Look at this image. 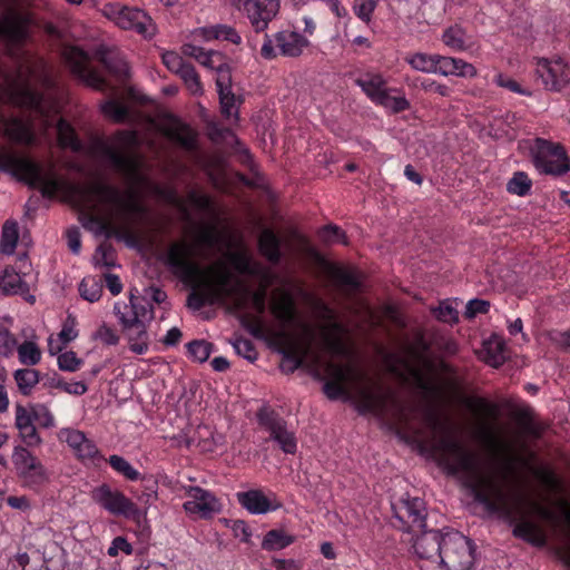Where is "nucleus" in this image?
I'll use <instances>...</instances> for the list:
<instances>
[{"label": "nucleus", "instance_id": "2eb2a0df", "mask_svg": "<svg viewBox=\"0 0 570 570\" xmlns=\"http://www.w3.org/2000/svg\"><path fill=\"white\" fill-rule=\"evenodd\" d=\"M259 424L269 434V439L277 443L279 449L287 454H294L297 450V441L293 431H289L283 417L274 412H262L258 415Z\"/></svg>", "mask_w": 570, "mask_h": 570}, {"label": "nucleus", "instance_id": "39448f33", "mask_svg": "<svg viewBox=\"0 0 570 570\" xmlns=\"http://www.w3.org/2000/svg\"><path fill=\"white\" fill-rule=\"evenodd\" d=\"M194 248L185 240L169 245L165 263L175 274L191 281L197 287H206L217 301L234 297L244 291L243 283L234 279L232 272L222 263L200 268L193 259Z\"/></svg>", "mask_w": 570, "mask_h": 570}, {"label": "nucleus", "instance_id": "7ed1b4c3", "mask_svg": "<svg viewBox=\"0 0 570 570\" xmlns=\"http://www.w3.org/2000/svg\"><path fill=\"white\" fill-rule=\"evenodd\" d=\"M430 344L419 333L413 343L404 347L402 355L389 354L386 361L392 372L412 377L416 386L425 393L436 390V380L449 393H461L464 389L463 376L445 361L431 360L428 356Z\"/></svg>", "mask_w": 570, "mask_h": 570}, {"label": "nucleus", "instance_id": "c756f323", "mask_svg": "<svg viewBox=\"0 0 570 570\" xmlns=\"http://www.w3.org/2000/svg\"><path fill=\"white\" fill-rule=\"evenodd\" d=\"M216 87L219 96L220 110L227 119H238L237 99L232 91V72L222 71L219 77H216Z\"/></svg>", "mask_w": 570, "mask_h": 570}, {"label": "nucleus", "instance_id": "6e6552de", "mask_svg": "<svg viewBox=\"0 0 570 570\" xmlns=\"http://www.w3.org/2000/svg\"><path fill=\"white\" fill-rule=\"evenodd\" d=\"M104 14L119 28L135 31L144 38L150 39L157 32L153 18L142 9L112 3L105 6Z\"/></svg>", "mask_w": 570, "mask_h": 570}, {"label": "nucleus", "instance_id": "423d86ee", "mask_svg": "<svg viewBox=\"0 0 570 570\" xmlns=\"http://www.w3.org/2000/svg\"><path fill=\"white\" fill-rule=\"evenodd\" d=\"M16 65V75L7 78L14 101L45 117L47 122L49 112L55 109V106L32 88L33 83H39L45 87L52 85L46 62L29 52H22L17 56Z\"/></svg>", "mask_w": 570, "mask_h": 570}, {"label": "nucleus", "instance_id": "2f4dec72", "mask_svg": "<svg viewBox=\"0 0 570 570\" xmlns=\"http://www.w3.org/2000/svg\"><path fill=\"white\" fill-rule=\"evenodd\" d=\"M435 73L442 76H456L473 78L476 76V68L460 58L446 57L436 55L435 57Z\"/></svg>", "mask_w": 570, "mask_h": 570}, {"label": "nucleus", "instance_id": "e2e57ef3", "mask_svg": "<svg viewBox=\"0 0 570 570\" xmlns=\"http://www.w3.org/2000/svg\"><path fill=\"white\" fill-rule=\"evenodd\" d=\"M161 60H163V63L167 67V69L177 76L188 65L184 61L183 57H180L175 51L164 52L161 55Z\"/></svg>", "mask_w": 570, "mask_h": 570}, {"label": "nucleus", "instance_id": "f257e3e1", "mask_svg": "<svg viewBox=\"0 0 570 570\" xmlns=\"http://www.w3.org/2000/svg\"><path fill=\"white\" fill-rule=\"evenodd\" d=\"M426 420L432 430H442L434 449L446 472L459 475L487 511L517 522L513 528L515 537L543 547L546 535L537 523L527 519L525 495L512 483L515 466H525L529 460L517 453L511 442L500 439L490 425L482 423L479 439L501 462L500 468L490 466L443 425L436 413L430 411Z\"/></svg>", "mask_w": 570, "mask_h": 570}, {"label": "nucleus", "instance_id": "dca6fc26", "mask_svg": "<svg viewBox=\"0 0 570 570\" xmlns=\"http://www.w3.org/2000/svg\"><path fill=\"white\" fill-rule=\"evenodd\" d=\"M62 57L71 72L95 89H102L105 79L89 67L88 55L75 46H67L62 50Z\"/></svg>", "mask_w": 570, "mask_h": 570}, {"label": "nucleus", "instance_id": "1a4fd4ad", "mask_svg": "<svg viewBox=\"0 0 570 570\" xmlns=\"http://www.w3.org/2000/svg\"><path fill=\"white\" fill-rule=\"evenodd\" d=\"M309 40L302 33L285 29L273 36L265 35L261 48V56L266 60H273L277 56L297 58L309 47Z\"/></svg>", "mask_w": 570, "mask_h": 570}, {"label": "nucleus", "instance_id": "a19ab883", "mask_svg": "<svg viewBox=\"0 0 570 570\" xmlns=\"http://www.w3.org/2000/svg\"><path fill=\"white\" fill-rule=\"evenodd\" d=\"M4 132L9 139L20 144H31L33 140L29 126L19 119H11L4 125Z\"/></svg>", "mask_w": 570, "mask_h": 570}, {"label": "nucleus", "instance_id": "f704fd0d", "mask_svg": "<svg viewBox=\"0 0 570 570\" xmlns=\"http://www.w3.org/2000/svg\"><path fill=\"white\" fill-rule=\"evenodd\" d=\"M194 38H200L204 40L222 39L227 40L232 43H240V36L237 31L227 24H216L210 27L198 28L193 32Z\"/></svg>", "mask_w": 570, "mask_h": 570}, {"label": "nucleus", "instance_id": "a211bd4d", "mask_svg": "<svg viewBox=\"0 0 570 570\" xmlns=\"http://www.w3.org/2000/svg\"><path fill=\"white\" fill-rule=\"evenodd\" d=\"M189 498L183 508L188 514H197L203 519H209L222 510V504L215 494L199 487L186 488Z\"/></svg>", "mask_w": 570, "mask_h": 570}, {"label": "nucleus", "instance_id": "8fccbe9b", "mask_svg": "<svg viewBox=\"0 0 570 570\" xmlns=\"http://www.w3.org/2000/svg\"><path fill=\"white\" fill-rule=\"evenodd\" d=\"M442 41L454 51H463L468 49L465 32L460 27L448 28L443 32Z\"/></svg>", "mask_w": 570, "mask_h": 570}, {"label": "nucleus", "instance_id": "9d476101", "mask_svg": "<svg viewBox=\"0 0 570 570\" xmlns=\"http://www.w3.org/2000/svg\"><path fill=\"white\" fill-rule=\"evenodd\" d=\"M439 561L445 570H471L474 561L471 540L458 531L445 532Z\"/></svg>", "mask_w": 570, "mask_h": 570}, {"label": "nucleus", "instance_id": "0e129e2a", "mask_svg": "<svg viewBox=\"0 0 570 570\" xmlns=\"http://www.w3.org/2000/svg\"><path fill=\"white\" fill-rule=\"evenodd\" d=\"M232 344L239 356L248 360L249 362H254L257 358V352L252 341L247 338H237Z\"/></svg>", "mask_w": 570, "mask_h": 570}, {"label": "nucleus", "instance_id": "a878e982", "mask_svg": "<svg viewBox=\"0 0 570 570\" xmlns=\"http://www.w3.org/2000/svg\"><path fill=\"white\" fill-rule=\"evenodd\" d=\"M160 130L174 142L187 150L196 148V134L186 124L174 116H167L160 122Z\"/></svg>", "mask_w": 570, "mask_h": 570}, {"label": "nucleus", "instance_id": "ea45409f", "mask_svg": "<svg viewBox=\"0 0 570 570\" xmlns=\"http://www.w3.org/2000/svg\"><path fill=\"white\" fill-rule=\"evenodd\" d=\"M464 405L475 415L484 419H497L499 414V407L497 404L487 401L483 397H465L463 401Z\"/></svg>", "mask_w": 570, "mask_h": 570}, {"label": "nucleus", "instance_id": "6ab92c4d", "mask_svg": "<svg viewBox=\"0 0 570 570\" xmlns=\"http://www.w3.org/2000/svg\"><path fill=\"white\" fill-rule=\"evenodd\" d=\"M60 439L69 445L75 455L82 462L98 464L104 460L94 441L88 439L80 430L62 429Z\"/></svg>", "mask_w": 570, "mask_h": 570}, {"label": "nucleus", "instance_id": "603ef678", "mask_svg": "<svg viewBox=\"0 0 570 570\" xmlns=\"http://www.w3.org/2000/svg\"><path fill=\"white\" fill-rule=\"evenodd\" d=\"M218 302L206 287H197L187 297V306L194 311L200 309L206 304Z\"/></svg>", "mask_w": 570, "mask_h": 570}, {"label": "nucleus", "instance_id": "c9c22d12", "mask_svg": "<svg viewBox=\"0 0 570 570\" xmlns=\"http://www.w3.org/2000/svg\"><path fill=\"white\" fill-rule=\"evenodd\" d=\"M281 240L276 234L265 228L258 237V248L261 254L272 264H277L281 261Z\"/></svg>", "mask_w": 570, "mask_h": 570}, {"label": "nucleus", "instance_id": "49530a36", "mask_svg": "<svg viewBox=\"0 0 570 570\" xmlns=\"http://www.w3.org/2000/svg\"><path fill=\"white\" fill-rule=\"evenodd\" d=\"M199 57L200 59L198 62L202 66L216 71V77H219L222 71H230L226 57L218 51H205L204 55Z\"/></svg>", "mask_w": 570, "mask_h": 570}, {"label": "nucleus", "instance_id": "864d4df0", "mask_svg": "<svg viewBox=\"0 0 570 570\" xmlns=\"http://www.w3.org/2000/svg\"><path fill=\"white\" fill-rule=\"evenodd\" d=\"M178 76L185 82L190 94L195 96L203 95L204 88L200 82V78L196 72L195 68L190 63H188Z\"/></svg>", "mask_w": 570, "mask_h": 570}, {"label": "nucleus", "instance_id": "58836bf2", "mask_svg": "<svg viewBox=\"0 0 570 570\" xmlns=\"http://www.w3.org/2000/svg\"><path fill=\"white\" fill-rule=\"evenodd\" d=\"M98 53L100 61L111 73L119 78L128 76V65L118 52L101 49Z\"/></svg>", "mask_w": 570, "mask_h": 570}, {"label": "nucleus", "instance_id": "473e14b6", "mask_svg": "<svg viewBox=\"0 0 570 570\" xmlns=\"http://www.w3.org/2000/svg\"><path fill=\"white\" fill-rule=\"evenodd\" d=\"M327 275L345 295H352L361 286L360 274L355 269L330 265Z\"/></svg>", "mask_w": 570, "mask_h": 570}, {"label": "nucleus", "instance_id": "0eeeda50", "mask_svg": "<svg viewBox=\"0 0 570 570\" xmlns=\"http://www.w3.org/2000/svg\"><path fill=\"white\" fill-rule=\"evenodd\" d=\"M0 170L9 173L32 187H39L43 196L52 197L59 190V180L53 164L47 167L26 157L0 155Z\"/></svg>", "mask_w": 570, "mask_h": 570}, {"label": "nucleus", "instance_id": "b1692460", "mask_svg": "<svg viewBox=\"0 0 570 570\" xmlns=\"http://www.w3.org/2000/svg\"><path fill=\"white\" fill-rule=\"evenodd\" d=\"M305 361H309L315 367L322 365V355L320 352L313 351L312 340L285 350L281 367L284 372L292 373L301 367Z\"/></svg>", "mask_w": 570, "mask_h": 570}, {"label": "nucleus", "instance_id": "4d7b16f0", "mask_svg": "<svg viewBox=\"0 0 570 570\" xmlns=\"http://www.w3.org/2000/svg\"><path fill=\"white\" fill-rule=\"evenodd\" d=\"M187 350L190 357L203 363L210 356L213 352V344L204 340H196L187 344Z\"/></svg>", "mask_w": 570, "mask_h": 570}, {"label": "nucleus", "instance_id": "4c0bfd02", "mask_svg": "<svg viewBox=\"0 0 570 570\" xmlns=\"http://www.w3.org/2000/svg\"><path fill=\"white\" fill-rule=\"evenodd\" d=\"M13 380L18 391L22 395L28 396L39 383L40 373L31 367L18 368L13 372Z\"/></svg>", "mask_w": 570, "mask_h": 570}, {"label": "nucleus", "instance_id": "13d9d810", "mask_svg": "<svg viewBox=\"0 0 570 570\" xmlns=\"http://www.w3.org/2000/svg\"><path fill=\"white\" fill-rule=\"evenodd\" d=\"M525 512H527V517L529 515V513H534V514L539 515L541 519L552 522V523H557L559 521L556 513L552 510L540 504L537 501L529 500L527 497H525Z\"/></svg>", "mask_w": 570, "mask_h": 570}, {"label": "nucleus", "instance_id": "5701e85b", "mask_svg": "<svg viewBox=\"0 0 570 570\" xmlns=\"http://www.w3.org/2000/svg\"><path fill=\"white\" fill-rule=\"evenodd\" d=\"M12 462L20 475L31 483L40 484L47 480V473L40 461L24 448H16Z\"/></svg>", "mask_w": 570, "mask_h": 570}, {"label": "nucleus", "instance_id": "c03bdc74", "mask_svg": "<svg viewBox=\"0 0 570 570\" xmlns=\"http://www.w3.org/2000/svg\"><path fill=\"white\" fill-rule=\"evenodd\" d=\"M32 561L33 562H31V557L23 552L18 553L11 563L13 569L20 568V570H51L47 562L40 557L39 551L32 556Z\"/></svg>", "mask_w": 570, "mask_h": 570}, {"label": "nucleus", "instance_id": "412c9836", "mask_svg": "<svg viewBox=\"0 0 570 570\" xmlns=\"http://www.w3.org/2000/svg\"><path fill=\"white\" fill-rule=\"evenodd\" d=\"M114 314L117 316L121 327L141 322L144 320H154V307L150 304H141L139 298L130 292L129 303L116 302Z\"/></svg>", "mask_w": 570, "mask_h": 570}, {"label": "nucleus", "instance_id": "bf43d9fd", "mask_svg": "<svg viewBox=\"0 0 570 570\" xmlns=\"http://www.w3.org/2000/svg\"><path fill=\"white\" fill-rule=\"evenodd\" d=\"M102 112L111 118L114 121L121 122L128 117V109L126 106L115 101H106L101 107Z\"/></svg>", "mask_w": 570, "mask_h": 570}, {"label": "nucleus", "instance_id": "cd10ccee", "mask_svg": "<svg viewBox=\"0 0 570 570\" xmlns=\"http://www.w3.org/2000/svg\"><path fill=\"white\" fill-rule=\"evenodd\" d=\"M27 36V22L17 14H7L0 19V40L7 42L13 55V47L20 45Z\"/></svg>", "mask_w": 570, "mask_h": 570}, {"label": "nucleus", "instance_id": "4be33fe9", "mask_svg": "<svg viewBox=\"0 0 570 570\" xmlns=\"http://www.w3.org/2000/svg\"><path fill=\"white\" fill-rule=\"evenodd\" d=\"M537 76L548 90L559 91L570 80L564 62L561 59H539L535 68Z\"/></svg>", "mask_w": 570, "mask_h": 570}, {"label": "nucleus", "instance_id": "79ce46f5", "mask_svg": "<svg viewBox=\"0 0 570 570\" xmlns=\"http://www.w3.org/2000/svg\"><path fill=\"white\" fill-rule=\"evenodd\" d=\"M19 239L18 224L14 220H7L2 226L0 252L4 255H12Z\"/></svg>", "mask_w": 570, "mask_h": 570}, {"label": "nucleus", "instance_id": "09e8293b", "mask_svg": "<svg viewBox=\"0 0 570 570\" xmlns=\"http://www.w3.org/2000/svg\"><path fill=\"white\" fill-rule=\"evenodd\" d=\"M435 57L436 55H428L423 52H416L405 58V61L414 69L425 73L436 72L435 69Z\"/></svg>", "mask_w": 570, "mask_h": 570}, {"label": "nucleus", "instance_id": "37998d69", "mask_svg": "<svg viewBox=\"0 0 570 570\" xmlns=\"http://www.w3.org/2000/svg\"><path fill=\"white\" fill-rule=\"evenodd\" d=\"M294 542V537L287 534L283 530H271L268 531L262 542V548L268 551L281 550Z\"/></svg>", "mask_w": 570, "mask_h": 570}, {"label": "nucleus", "instance_id": "680f3d73", "mask_svg": "<svg viewBox=\"0 0 570 570\" xmlns=\"http://www.w3.org/2000/svg\"><path fill=\"white\" fill-rule=\"evenodd\" d=\"M94 338L100 341L104 345L114 346L119 343L117 332L106 323L101 324L94 334Z\"/></svg>", "mask_w": 570, "mask_h": 570}, {"label": "nucleus", "instance_id": "f8f14e48", "mask_svg": "<svg viewBox=\"0 0 570 570\" xmlns=\"http://www.w3.org/2000/svg\"><path fill=\"white\" fill-rule=\"evenodd\" d=\"M532 155L533 164L541 174L562 176L570 170V159L560 144L537 138Z\"/></svg>", "mask_w": 570, "mask_h": 570}, {"label": "nucleus", "instance_id": "20e7f679", "mask_svg": "<svg viewBox=\"0 0 570 570\" xmlns=\"http://www.w3.org/2000/svg\"><path fill=\"white\" fill-rule=\"evenodd\" d=\"M79 194L86 206L92 212L96 210L97 205L91 202V197L109 207L105 217L92 214L89 216L85 224V227L89 229L95 226L100 230H111L118 238H131L129 216L142 217L146 215L145 206L138 200L136 191L131 188L120 189L104 183H91L82 187Z\"/></svg>", "mask_w": 570, "mask_h": 570}, {"label": "nucleus", "instance_id": "f3484780", "mask_svg": "<svg viewBox=\"0 0 570 570\" xmlns=\"http://www.w3.org/2000/svg\"><path fill=\"white\" fill-rule=\"evenodd\" d=\"M243 10L255 32H263L277 16L279 8L265 0H233Z\"/></svg>", "mask_w": 570, "mask_h": 570}, {"label": "nucleus", "instance_id": "9b49d317", "mask_svg": "<svg viewBox=\"0 0 570 570\" xmlns=\"http://www.w3.org/2000/svg\"><path fill=\"white\" fill-rule=\"evenodd\" d=\"M116 147H109L106 156L120 174L129 180L139 178V160L130 151L138 144V137L135 131H120L116 136Z\"/></svg>", "mask_w": 570, "mask_h": 570}, {"label": "nucleus", "instance_id": "aec40b11", "mask_svg": "<svg viewBox=\"0 0 570 570\" xmlns=\"http://www.w3.org/2000/svg\"><path fill=\"white\" fill-rule=\"evenodd\" d=\"M394 511L405 530L416 531L425 528L426 509L420 498L402 499L394 507Z\"/></svg>", "mask_w": 570, "mask_h": 570}, {"label": "nucleus", "instance_id": "4468645a", "mask_svg": "<svg viewBox=\"0 0 570 570\" xmlns=\"http://www.w3.org/2000/svg\"><path fill=\"white\" fill-rule=\"evenodd\" d=\"M362 90L375 102L391 108L394 111H403L410 107L405 97H392L381 75H366L356 80Z\"/></svg>", "mask_w": 570, "mask_h": 570}, {"label": "nucleus", "instance_id": "ddd939ff", "mask_svg": "<svg viewBox=\"0 0 570 570\" xmlns=\"http://www.w3.org/2000/svg\"><path fill=\"white\" fill-rule=\"evenodd\" d=\"M90 497L94 502L102 507L109 513L122 515L127 519L140 521L146 514L130 499L118 490H112L108 484H101L91 490Z\"/></svg>", "mask_w": 570, "mask_h": 570}, {"label": "nucleus", "instance_id": "e433bc0d", "mask_svg": "<svg viewBox=\"0 0 570 570\" xmlns=\"http://www.w3.org/2000/svg\"><path fill=\"white\" fill-rule=\"evenodd\" d=\"M0 291L4 295H26L29 286L13 268L7 267L0 274Z\"/></svg>", "mask_w": 570, "mask_h": 570}, {"label": "nucleus", "instance_id": "3c124183", "mask_svg": "<svg viewBox=\"0 0 570 570\" xmlns=\"http://www.w3.org/2000/svg\"><path fill=\"white\" fill-rule=\"evenodd\" d=\"M81 297L88 302H97L102 294V285L95 277H86L79 285Z\"/></svg>", "mask_w": 570, "mask_h": 570}, {"label": "nucleus", "instance_id": "72a5a7b5", "mask_svg": "<svg viewBox=\"0 0 570 570\" xmlns=\"http://www.w3.org/2000/svg\"><path fill=\"white\" fill-rule=\"evenodd\" d=\"M344 328L341 323L332 322L321 326V334L325 350L334 356H344L346 346L343 342Z\"/></svg>", "mask_w": 570, "mask_h": 570}, {"label": "nucleus", "instance_id": "052dcab7", "mask_svg": "<svg viewBox=\"0 0 570 570\" xmlns=\"http://www.w3.org/2000/svg\"><path fill=\"white\" fill-rule=\"evenodd\" d=\"M320 237L324 243L334 244L342 243L346 244L345 233L336 225H327L320 230Z\"/></svg>", "mask_w": 570, "mask_h": 570}, {"label": "nucleus", "instance_id": "338daca9", "mask_svg": "<svg viewBox=\"0 0 570 570\" xmlns=\"http://www.w3.org/2000/svg\"><path fill=\"white\" fill-rule=\"evenodd\" d=\"M32 413L35 421L42 428H52L55 425V417L50 410L42 404L32 405Z\"/></svg>", "mask_w": 570, "mask_h": 570}, {"label": "nucleus", "instance_id": "5fc2aeb1", "mask_svg": "<svg viewBox=\"0 0 570 570\" xmlns=\"http://www.w3.org/2000/svg\"><path fill=\"white\" fill-rule=\"evenodd\" d=\"M531 185L532 183L525 173L517 171L508 181L507 189L513 195L525 196L530 191Z\"/></svg>", "mask_w": 570, "mask_h": 570}, {"label": "nucleus", "instance_id": "393cba45", "mask_svg": "<svg viewBox=\"0 0 570 570\" xmlns=\"http://www.w3.org/2000/svg\"><path fill=\"white\" fill-rule=\"evenodd\" d=\"M238 503L252 514H265L281 508V503L276 501L275 495L265 494L259 489H253L236 493Z\"/></svg>", "mask_w": 570, "mask_h": 570}, {"label": "nucleus", "instance_id": "bb28decb", "mask_svg": "<svg viewBox=\"0 0 570 570\" xmlns=\"http://www.w3.org/2000/svg\"><path fill=\"white\" fill-rule=\"evenodd\" d=\"M271 312L282 326L279 336L286 337V328L296 320V307L292 295L287 292L277 293L272 298Z\"/></svg>", "mask_w": 570, "mask_h": 570}, {"label": "nucleus", "instance_id": "69168bd1", "mask_svg": "<svg viewBox=\"0 0 570 570\" xmlns=\"http://www.w3.org/2000/svg\"><path fill=\"white\" fill-rule=\"evenodd\" d=\"M376 7V0H361L353 6V11L358 19L368 23Z\"/></svg>", "mask_w": 570, "mask_h": 570}, {"label": "nucleus", "instance_id": "774afa93", "mask_svg": "<svg viewBox=\"0 0 570 570\" xmlns=\"http://www.w3.org/2000/svg\"><path fill=\"white\" fill-rule=\"evenodd\" d=\"M435 317L444 323H456L459 321L458 311L448 302H442L438 308L434 309Z\"/></svg>", "mask_w": 570, "mask_h": 570}, {"label": "nucleus", "instance_id": "c85d7f7f", "mask_svg": "<svg viewBox=\"0 0 570 570\" xmlns=\"http://www.w3.org/2000/svg\"><path fill=\"white\" fill-rule=\"evenodd\" d=\"M416 556L421 559L438 561L443 550V534L439 531H424L413 543Z\"/></svg>", "mask_w": 570, "mask_h": 570}, {"label": "nucleus", "instance_id": "7c9ffc66", "mask_svg": "<svg viewBox=\"0 0 570 570\" xmlns=\"http://www.w3.org/2000/svg\"><path fill=\"white\" fill-rule=\"evenodd\" d=\"M153 320H144L121 327L125 337L128 341L129 350L136 354H145L149 348V333L148 326Z\"/></svg>", "mask_w": 570, "mask_h": 570}, {"label": "nucleus", "instance_id": "a18cd8bd", "mask_svg": "<svg viewBox=\"0 0 570 570\" xmlns=\"http://www.w3.org/2000/svg\"><path fill=\"white\" fill-rule=\"evenodd\" d=\"M20 363L28 367L38 364L41 360V350L32 341H26L16 347Z\"/></svg>", "mask_w": 570, "mask_h": 570}, {"label": "nucleus", "instance_id": "de8ad7c7", "mask_svg": "<svg viewBox=\"0 0 570 570\" xmlns=\"http://www.w3.org/2000/svg\"><path fill=\"white\" fill-rule=\"evenodd\" d=\"M57 135L59 144L65 148L72 150H80L81 144L77 139L72 127L63 119H59L57 122Z\"/></svg>", "mask_w": 570, "mask_h": 570}, {"label": "nucleus", "instance_id": "6e6d98bb", "mask_svg": "<svg viewBox=\"0 0 570 570\" xmlns=\"http://www.w3.org/2000/svg\"><path fill=\"white\" fill-rule=\"evenodd\" d=\"M110 466L130 481L139 479L140 473L122 456L111 455L108 460Z\"/></svg>", "mask_w": 570, "mask_h": 570}, {"label": "nucleus", "instance_id": "f03ea898", "mask_svg": "<svg viewBox=\"0 0 570 570\" xmlns=\"http://www.w3.org/2000/svg\"><path fill=\"white\" fill-rule=\"evenodd\" d=\"M321 366L330 377L324 384V392L330 399L335 400L351 392L361 413H373L397 423H406L407 407L392 390L368 379L352 364L322 361Z\"/></svg>", "mask_w": 570, "mask_h": 570}]
</instances>
